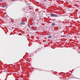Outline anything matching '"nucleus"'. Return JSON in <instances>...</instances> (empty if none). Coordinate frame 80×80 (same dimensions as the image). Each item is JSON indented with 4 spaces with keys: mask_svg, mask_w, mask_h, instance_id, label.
I'll return each instance as SVG.
<instances>
[{
    "mask_svg": "<svg viewBox=\"0 0 80 80\" xmlns=\"http://www.w3.org/2000/svg\"><path fill=\"white\" fill-rule=\"evenodd\" d=\"M4 6H5V7H7V5H5Z\"/></svg>",
    "mask_w": 80,
    "mask_h": 80,
    "instance_id": "1a4fd4ad",
    "label": "nucleus"
},
{
    "mask_svg": "<svg viewBox=\"0 0 80 80\" xmlns=\"http://www.w3.org/2000/svg\"><path fill=\"white\" fill-rule=\"evenodd\" d=\"M23 10H27V8H24Z\"/></svg>",
    "mask_w": 80,
    "mask_h": 80,
    "instance_id": "423d86ee",
    "label": "nucleus"
},
{
    "mask_svg": "<svg viewBox=\"0 0 80 80\" xmlns=\"http://www.w3.org/2000/svg\"><path fill=\"white\" fill-rule=\"evenodd\" d=\"M1 7H3V8H5L4 6H1Z\"/></svg>",
    "mask_w": 80,
    "mask_h": 80,
    "instance_id": "0eeeda50",
    "label": "nucleus"
},
{
    "mask_svg": "<svg viewBox=\"0 0 80 80\" xmlns=\"http://www.w3.org/2000/svg\"><path fill=\"white\" fill-rule=\"evenodd\" d=\"M31 10H32V9H31Z\"/></svg>",
    "mask_w": 80,
    "mask_h": 80,
    "instance_id": "ddd939ff",
    "label": "nucleus"
},
{
    "mask_svg": "<svg viewBox=\"0 0 80 80\" xmlns=\"http://www.w3.org/2000/svg\"><path fill=\"white\" fill-rule=\"evenodd\" d=\"M44 0V1H45V0Z\"/></svg>",
    "mask_w": 80,
    "mask_h": 80,
    "instance_id": "9b49d317",
    "label": "nucleus"
},
{
    "mask_svg": "<svg viewBox=\"0 0 80 80\" xmlns=\"http://www.w3.org/2000/svg\"><path fill=\"white\" fill-rule=\"evenodd\" d=\"M65 30H63V31H64Z\"/></svg>",
    "mask_w": 80,
    "mask_h": 80,
    "instance_id": "f8f14e48",
    "label": "nucleus"
},
{
    "mask_svg": "<svg viewBox=\"0 0 80 80\" xmlns=\"http://www.w3.org/2000/svg\"><path fill=\"white\" fill-rule=\"evenodd\" d=\"M3 1V0H0V2H2Z\"/></svg>",
    "mask_w": 80,
    "mask_h": 80,
    "instance_id": "6e6552de",
    "label": "nucleus"
},
{
    "mask_svg": "<svg viewBox=\"0 0 80 80\" xmlns=\"http://www.w3.org/2000/svg\"><path fill=\"white\" fill-rule=\"evenodd\" d=\"M28 28H31V26H30V24L29 23H28Z\"/></svg>",
    "mask_w": 80,
    "mask_h": 80,
    "instance_id": "f03ea898",
    "label": "nucleus"
},
{
    "mask_svg": "<svg viewBox=\"0 0 80 80\" xmlns=\"http://www.w3.org/2000/svg\"><path fill=\"white\" fill-rule=\"evenodd\" d=\"M16 0H13V1H15Z\"/></svg>",
    "mask_w": 80,
    "mask_h": 80,
    "instance_id": "9d476101",
    "label": "nucleus"
},
{
    "mask_svg": "<svg viewBox=\"0 0 80 80\" xmlns=\"http://www.w3.org/2000/svg\"><path fill=\"white\" fill-rule=\"evenodd\" d=\"M52 38V36L51 35H49L48 36V38Z\"/></svg>",
    "mask_w": 80,
    "mask_h": 80,
    "instance_id": "39448f33",
    "label": "nucleus"
},
{
    "mask_svg": "<svg viewBox=\"0 0 80 80\" xmlns=\"http://www.w3.org/2000/svg\"><path fill=\"white\" fill-rule=\"evenodd\" d=\"M52 26H55V23L53 22L51 23Z\"/></svg>",
    "mask_w": 80,
    "mask_h": 80,
    "instance_id": "7ed1b4c3",
    "label": "nucleus"
},
{
    "mask_svg": "<svg viewBox=\"0 0 80 80\" xmlns=\"http://www.w3.org/2000/svg\"><path fill=\"white\" fill-rule=\"evenodd\" d=\"M21 25H25V23L24 22H21Z\"/></svg>",
    "mask_w": 80,
    "mask_h": 80,
    "instance_id": "20e7f679",
    "label": "nucleus"
},
{
    "mask_svg": "<svg viewBox=\"0 0 80 80\" xmlns=\"http://www.w3.org/2000/svg\"><path fill=\"white\" fill-rule=\"evenodd\" d=\"M50 15H51V17H58V15H57L54 14L50 13Z\"/></svg>",
    "mask_w": 80,
    "mask_h": 80,
    "instance_id": "f257e3e1",
    "label": "nucleus"
}]
</instances>
